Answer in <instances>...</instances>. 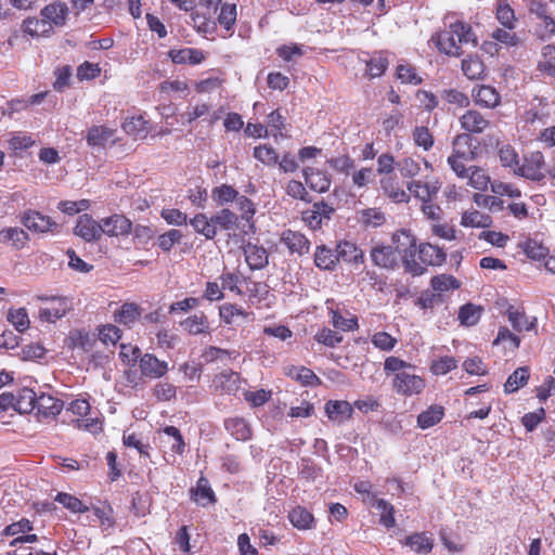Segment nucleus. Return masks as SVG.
<instances>
[{"mask_svg": "<svg viewBox=\"0 0 555 555\" xmlns=\"http://www.w3.org/2000/svg\"><path fill=\"white\" fill-rule=\"evenodd\" d=\"M392 387L398 393L413 396L423 391L425 380L418 375L401 372L395 374Z\"/></svg>", "mask_w": 555, "mask_h": 555, "instance_id": "9d476101", "label": "nucleus"}, {"mask_svg": "<svg viewBox=\"0 0 555 555\" xmlns=\"http://www.w3.org/2000/svg\"><path fill=\"white\" fill-rule=\"evenodd\" d=\"M134 359H139V369L142 376L156 379L162 378L168 372V363L159 360L152 353H144L141 356L139 348L133 349Z\"/></svg>", "mask_w": 555, "mask_h": 555, "instance_id": "0eeeda50", "label": "nucleus"}, {"mask_svg": "<svg viewBox=\"0 0 555 555\" xmlns=\"http://www.w3.org/2000/svg\"><path fill=\"white\" fill-rule=\"evenodd\" d=\"M363 503L371 505L375 508L379 514V524L387 529L393 528L396 526L395 518V506L384 499H378L376 495H372V501H367L366 499L362 500Z\"/></svg>", "mask_w": 555, "mask_h": 555, "instance_id": "412c9836", "label": "nucleus"}, {"mask_svg": "<svg viewBox=\"0 0 555 555\" xmlns=\"http://www.w3.org/2000/svg\"><path fill=\"white\" fill-rule=\"evenodd\" d=\"M8 321L20 333H24L30 326L28 313L25 308L10 309L8 312Z\"/></svg>", "mask_w": 555, "mask_h": 555, "instance_id": "338daca9", "label": "nucleus"}, {"mask_svg": "<svg viewBox=\"0 0 555 555\" xmlns=\"http://www.w3.org/2000/svg\"><path fill=\"white\" fill-rule=\"evenodd\" d=\"M21 223L30 232L37 234H57L60 225L49 216L35 209H27L20 216Z\"/></svg>", "mask_w": 555, "mask_h": 555, "instance_id": "7ed1b4c3", "label": "nucleus"}, {"mask_svg": "<svg viewBox=\"0 0 555 555\" xmlns=\"http://www.w3.org/2000/svg\"><path fill=\"white\" fill-rule=\"evenodd\" d=\"M237 196L238 192L229 184H221L211 191L212 199L220 206L235 201Z\"/></svg>", "mask_w": 555, "mask_h": 555, "instance_id": "774afa93", "label": "nucleus"}, {"mask_svg": "<svg viewBox=\"0 0 555 555\" xmlns=\"http://www.w3.org/2000/svg\"><path fill=\"white\" fill-rule=\"evenodd\" d=\"M410 196L422 202L436 201L441 189V182L437 178L425 180H411L406 184Z\"/></svg>", "mask_w": 555, "mask_h": 555, "instance_id": "6e6552de", "label": "nucleus"}, {"mask_svg": "<svg viewBox=\"0 0 555 555\" xmlns=\"http://www.w3.org/2000/svg\"><path fill=\"white\" fill-rule=\"evenodd\" d=\"M431 41L440 52L450 56H459L461 46L470 41L475 42V38L469 24L455 21L449 24L448 29L435 34Z\"/></svg>", "mask_w": 555, "mask_h": 555, "instance_id": "f257e3e1", "label": "nucleus"}, {"mask_svg": "<svg viewBox=\"0 0 555 555\" xmlns=\"http://www.w3.org/2000/svg\"><path fill=\"white\" fill-rule=\"evenodd\" d=\"M302 173H304L306 184L312 191H315L319 193H324V192L328 191L332 181L326 172H324L320 169H317V168L307 167L304 169Z\"/></svg>", "mask_w": 555, "mask_h": 555, "instance_id": "393cba45", "label": "nucleus"}, {"mask_svg": "<svg viewBox=\"0 0 555 555\" xmlns=\"http://www.w3.org/2000/svg\"><path fill=\"white\" fill-rule=\"evenodd\" d=\"M335 208L324 201H319L312 204L311 208H308L301 212V220L305 224L313 230H320L323 223H327L333 215Z\"/></svg>", "mask_w": 555, "mask_h": 555, "instance_id": "39448f33", "label": "nucleus"}, {"mask_svg": "<svg viewBox=\"0 0 555 555\" xmlns=\"http://www.w3.org/2000/svg\"><path fill=\"white\" fill-rule=\"evenodd\" d=\"M38 396L30 388H22L15 395V411L30 413L36 409Z\"/></svg>", "mask_w": 555, "mask_h": 555, "instance_id": "79ce46f5", "label": "nucleus"}, {"mask_svg": "<svg viewBox=\"0 0 555 555\" xmlns=\"http://www.w3.org/2000/svg\"><path fill=\"white\" fill-rule=\"evenodd\" d=\"M462 72L469 80L482 79L486 66L478 55H468L462 61Z\"/></svg>", "mask_w": 555, "mask_h": 555, "instance_id": "ea45409f", "label": "nucleus"}, {"mask_svg": "<svg viewBox=\"0 0 555 555\" xmlns=\"http://www.w3.org/2000/svg\"><path fill=\"white\" fill-rule=\"evenodd\" d=\"M359 220L364 228H378L386 222V217L378 208H366L360 212Z\"/></svg>", "mask_w": 555, "mask_h": 555, "instance_id": "e2e57ef3", "label": "nucleus"}, {"mask_svg": "<svg viewBox=\"0 0 555 555\" xmlns=\"http://www.w3.org/2000/svg\"><path fill=\"white\" fill-rule=\"evenodd\" d=\"M30 241L29 234L18 227L0 230V244L9 245L15 250L23 249Z\"/></svg>", "mask_w": 555, "mask_h": 555, "instance_id": "aec40b11", "label": "nucleus"}, {"mask_svg": "<svg viewBox=\"0 0 555 555\" xmlns=\"http://www.w3.org/2000/svg\"><path fill=\"white\" fill-rule=\"evenodd\" d=\"M122 130L135 140H143L150 132V122L143 115L126 118L121 125Z\"/></svg>", "mask_w": 555, "mask_h": 555, "instance_id": "bb28decb", "label": "nucleus"}, {"mask_svg": "<svg viewBox=\"0 0 555 555\" xmlns=\"http://www.w3.org/2000/svg\"><path fill=\"white\" fill-rule=\"evenodd\" d=\"M392 247L396 249L397 255L401 256L402 264L404 266V257L408 255H416V237L411 231L400 229L391 236Z\"/></svg>", "mask_w": 555, "mask_h": 555, "instance_id": "f8f14e48", "label": "nucleus"}, {"mask_svg": "<svg viewBox=\"0 0 555 555\" xmlns=\"http://www.w3.org/2000/svg\"><path fill=\"white\" fill-rule=\"evenodd\" d=\"M324 412L330 421L343 424L352 418L353 406L346 400H328L324 405Z\"/></svg>", "mask_w": 555, "mask_h": 555, "instance_id": "dca6fc26", "label": "nucleus"}, {"mask_svg": "<svg viewBox=\"0 0 555 555\" xmlns=\"http://www.w3.org/2000/svg\"><path fill=\"white\" fill-rule=\"evenodd\" d=\"M74 233L86 242H95L101 238L100 222L95 221L92 216L83 214L78 217Z\"/></svg>", "mask_w": 555, "mask_h": 555, "instance_id": "ddd939ff", "label": "nucleus"}, {"mask_svg": "<svg viewBox=\"0 0 555 555\" xmlns=\"http://www.w3.org/2000/svg\"><path fill=\"white\" fill-rule=\"evenodd\" d=\"M449 157L473 162L477 157L475 149L472 146V138L467 133L457 134L452 142V153Z\"/></svg>", "mask_w": 555, "mask_h": 555, "instance_id": "4be33fe9", "label": "nucleus"}, {"mask_svg": "<svg viewBox=\"0 0 555 555\" xmlns=\"http://www.w3.org/2000/svg\"><path fill=\"white\" fill-rule=\"evenodd\" d=\"M336 256L337 262L341 260L354 267L363 264L365 260L363 250L350 241H341L336 245Z\"/></svg>", "mask_w": 555, "mask_h": 555, "instance_id": "4468645a", "label": "nucleus"}, {"mask_svg": "<svg viewBox=\"0 0 555 555\" xmlns=\"http://www.w3.org/2000/svg\"><path fill=\"white\" fill-rule=\"evenodd\" d=\"M500 163L503 167L509 168L516 175V167H519V155L511 144H504L498 151Z\"/></svg>", "mask_w": 555, "mask_h": 555, "instance_id": "bf43d9fd", "label": "nucleus"}, {"mask_svg": "<svg viewBox=\"0 0 555 555\" xmlns=\"http://www.w3.org/2000/svg\"><path fill=\"white\" fill-rule=\"evenodd\" d=\"M224 427L236 440L246 441L251 438V429L248 423L242 417L225 420Z\"/></svg>", "mask_w": 555, "mask_h": 555, "instance_id": "a19ab883", "label": "nucleus"}, {"mask_svg": "<svg viewBox=\"0 0 555 555\" xmlns=\"http://www.w3.org/2000/svg\"><path fill=\"white\" fill-rule=\"evenodd\" d=\"M402 544L417 554H429L435 545L434 539L426 532H414L405 537Z\"/></svg>", "mask_w": 555, "mask_h": 555, "instance_id": "7c9ffc66", "label": "nucleus"}, {"mask_svg": "<svg viewBox=\"0 0 555 555\" xmlns=\"http://www.w3.org/2000/svg\"><path fill=\"white\" fill-rule=\"evenodd\" d=\"M90 509L96 517L102 530L106 531L115 527V513L112 505L107 501L100 502V505H93L90 507Z\"/></svg>", "mask_w": 555, "mask_h": 555, "instance_id": "c9c22d12", "label": "nucleus"}, {"mask_svg": "<svg viewBox=\"0 0 555 555\" xmlns=\"http://www.w3.org/2000/svg\"><path fill=\"white\" fill-rule=\"evenodd\" d=\"M331 321L335 328L350 332L359 328L358 318L356 314L350 312H346V315H343L339 310H330Z\"/></svg>", "mask_w": 555, "mask_h": 555, "instance_id": "09e8293b", "label": "nucleus"}, {"mask_svg": "<svg viewBox=\"0 0 555 555\" xmlns=\"http://www.w3.org/2000/svg\"><path fill=\"white\" fill-rule=\"evenodd\" d=\"M289 522L298 530H310L315 527V519L306 507L297 505L288 512Z\"/></svg>", "mask_w": 555, "mask_h": 555, "instance_id": "c756f323", "label": "nucleus"}, {"mask_svg": "<svg viewBox=\"0 0 555 555\" xmlns=\"http://www.w3.org/2000/svg\"><path fill=\"white\" fill-rule=\"evenodd\" d=\"M492 217L479 210H467L462 214L461 225L465 228H490Z\"/></svg>", "mask_w": 555, "mask_h": 555, "instance_id": "a18cd8bd", "label": "nucleus"}, {"mask_svg": "<svg viewBox=\"0 0 555 555\" xmlns=\"http://www.w3.org/2000/svg\"><path fill=\"white\" fill-rule=\"evenodd\" d=\"M520 248L526 256L532 260L544 259L548 254V248L533 238H527L520 243Z\"/></svg>", "mask_w": 555, "mask_h": 555, "instance_id": "680f3d73", "label": "nucleus"}, {"mask_svg": "<svg viewBox=\"0 0 555 555\" xmlns=\"http://www.w3.org/2000/svg\"><path fill=\"white\" fill-rule=\"evenodd\" d=\"M190 493L192 500L203 507L212 505L217 502L216 494L211 489L208 479L205 477H201L197 480L196 487L192 488Z\"/></svg>", "mask_w": 555, "mask_h": 555, "instance_id": "a878e982", "label": "nucleus"}, {"mask_svg": "<svg viewBox=\"0 0 555 555\" xmlns=\"http://www.w3.org/2000/svg\"><path fill=\"white\" fill-rule=\"evenodd\" d=\"M101 236H128L132 232V222L125 215L114 214L100 220Z\"/></svg>", "mask_w": 555, "mask_h": 555, "instance_id": "1a4fd4ad", "label": "nucleus"}, {"mask_svg": "<svg viewBox=\"0 0 555 555\" xmlns=\"http://www.w3.org/2000/svg\"><path fill=\"white\" fill-rule=\"evenodd\" d=\"M237 9L235 3H222L220 5V12L217 16V21L230 34L234 30L236 23Z\"/></svg>", "mask_w": 555, "mask_h": 555, "instance_id": "6e6d98bb", "label": "nucleus"}, {"mask_svg": "<svg viewBox=\"0 0 555 555\" xmlns=\"http://www.w3.org/2000/svg\"><path fill=\"white\" fill-rule=\"evenodd\" d=\"M444 408L439 404H431L417 415V426L421 429L430 428L442 421Z\"/></svg>", "mask_w": 555, "mask_h": 555, "instance_id": "f704fd0d", "label": "nucleus"}, {"mask_svg": "<svg viewBox=\"0 0 555 555\" xmlns=\"http://www.w3.org/2000/svg\"><path fill=\"white\" fill-rule=\"evenodd\" d=\"M444 302L446 298L443 297V295L436 293L431 288L423 291L418 298L416 299L415 305L423 310H433L437 306L443 305Z\"/></svg>", "mask_w": 555, "mask_h": 555, "instance_id": "052dcab7", "label": "nucleus"}, {"mask_svg": "<svg viewBox=\"0 0 555 555\" xmlns=\"http://www.w3.org/2000/svg\"><path fill=\"white\" fill-rule=\"evenodd\" d=\"M380 188L384 194L395 203H409L410 194L406 192L393 176L380 179Z\"/></svg>", "mask_w": 555, "mask_h": 555, "instance_id": "b1692460", "label": "nucleus"}, {"mask_svg": "<svg viewBox=\"0 0 555 555\" xmlns=\"http://www.w3.org/2000/svg\"><path fill=\"white\" fill-rule=\"evenodd\" d=\"M507 318L511 322L513 328L517 332H529L535 330L537 327V318H532L529 320L522 309L515 308L514 306H509L507 311Z\"/></svg>", "mask_w": 555, "mask_h": 555, "instance_id": "2f4dec72", "label": "nucleus"}, {"mask_svg": "<svg viewBox=\"0 0 555 555\" xmlns=\"http://www.w3.org/2000/svg\"><path fill=\"white\" fill-rule=\"evenodd\" d=\"M530 378V371L527 366L517 367L506 379L504 391L512 393L527 385Z\"/></svg>", "mask_w": 555, "mask_h": 555, "instance_id": "603ef678", "label": "nucleus"}, {"mask_svg": "<svg viewBox=\"0 0 555 555\" xmlns=\"http://www.w3.org/2000/svg\"><path fill=\"white\" fill-rule=\"evenodd\" d=\"M36 409L44 418L55 417L63 409V402L50 395L42 393L38 397Z\"/></svg>", "mask_w": 555, "mask_h": 555, "instance_id": "473e14b6", "label": "nucleus"}, {"mask_svg": "<svg viewBox=\"0 0 555 555\" xmlns=\"http://www.w3.org/2000/svg\"><path fill=\"white\" fill-rule=\"evenodd\" d=\"M142 314V308L135 302H125L114 313V320L122 325H132Z\"/></svg>", "mask_w": 555, "mask_h": 555, "instance_id": "e433bc0d", "label": "nucleus"}, {"mask_svg": "<svg viewBox=\"0 0 555 555\" xmlns=\"http://www.w3.org/2000/svg\"><path fill=\"white\" fill-rule=\"evenodd\" d=\"M389 65L387 55L383 51L374 52L365 62V76L377 78L384 75Z\"/></svg>", "mask_w": 555, "mask_h": 555, "instance_id": "58836bf2", "label": "nucleus"}, {"mask_svg": "<svg viewBox=\"0 0 555 555\" xmlns=\"http://www.w3.org/2000/svg\"><path fill=\"white\" fill-rule=\"evenodd\" d=\"M169 57L175 64L197 65L205 61V53L196 48L171 49Z\"/></svg>", "mask_w": 555, "mask_h": 555, "instance_id": "c85d7f7f", "label": "nucleus"}, {"mask_svg": "<svg viewBox=\"0 0 555 555\" xmlns=\"http://www.w3.org/2000/svg\"><path fill=\"white\" fill-rule=\"evenodd\" d=\"M253 156L267 167H274L278 164L279 155L270 144H259L254 147Z\"/></svg>", "mask_w": 555, "mask_h": 555, "instance_id": "4d7b16f0", "label": "nucleus"}, {"mask_svg": "<svg viewBox=\"0 0 555 555\" xmlns=\"http://www.w3.org/2000/svg\"><path fill=\"white\" fill-rule=\"evenodd\" d=\"M68 15V8L63 2H53L46 5L41 10V16L48 21V24L52 27H62L65 25Z\"/></svg>", "mask_w": 555, "mask_h": 555, "instance_id": "cd10ccee", "label": "nucleus"}, {"mask_svg": "<svg viewBox=\"0 0 555 555\" xmlns=\"http://www.w3.org/2000/svg\"><path fill=\"white\" fill-rule=\"evenodd\" d=\"M459 120L467 134L482 133L490 126V120L476 109H467Z\"/></svg>", "mask_w": 555, "mask_h": 555, "instance_id": "f3484780", "label": "nucleus"}, {"mask_svg": "<svg viewBox=\"0 0 555 555\" xmlns=\"http://www.w3.org/2000/svg\"><path fill=\"white\" fill-rule=\"evenodd\" d=\"M314 263L321 270H334L337 263L336 250L334 251L325 245L317 246Z\"/></svg>", "mask_w": 555, "mask_h": 555, "instance_id": "de8ad7c7", "label": "nucleus"}, {"mask_svg": "<svg viewBox=\"0 0 555 555\" xmlns=\"http://www.w3.org/2000/svg\"><path fill=\"white\" fill-rule=\"evenodd\" d=\"M220 319L228 325L233 324L236 317L248 319L250 313L235 304H224L219 308Z\"/></svg>", "mask_w": 555, "mask_h": 555, "instance_id": "0e129e2a", "label": "nucleus"}, {"mask_svg": "<svg viewBox=\"0 0 555 555\" xmlns=\"http://www.w3.org/2000/svg\"><path fill=\"white\" fill-rule=\"evenodd\" d=\"M370 257L374 266L395 270L398 267L399 256L391 245L377 244L370 250Z\"/></svg>", "mask_w": 555, "mask_h": 555, "instance_id": "9b49d317", "label": "nucleus"}, {"mask_svg": "<svg viewBox=\"0 0 555 555\" xmlns=\"http://www.w3.org/2000/svg\"><path fill=\"white\" fill-rule=\"evenodd\" d=\"M412 138L414 144L424 151H429L435 143L433 133L425 126H416L412 131Z\"/></svg>", "mask_w": 555, "mask_h": 555, "instance_id": "69168bd1", "label": "nucleus"}, {"mask_svg": "<svg viewBox=\"0 0 555 555\" xmlns=\"http://www.w3.org/2000/svg\"><path fill=\"white\" fill-rule=\"evenodd\" d=\"M287 375L304 386H318L321 384V379L315 373L306 366H291L287 371Z\"/></svg>", "mask_w": 555, "mask_h": 555, "instance_id": "864d4df0", "label": "nucleus"}, {"mask_svg": "<svg viewBox=\"0 0 555 555\" xmlns=\"http://www.w3.org/2000/svg\"><path fill=\"white\" fill-rule=\"evenodd\" d=\"M54 501L62 504L66 509L74 514H82L90 511V507L80 499L66 492H59L55 495Z\"/></svg>", "mask_w": 555, "mask_h": 555, "instance_id": "13d9d810", "label": "nucleus"}, {"mask_svg": "<svg viewBox=\"0 0 555 555\" xmlns=\"http://www.w3.org/2000/svg\"><path fill=\"white\" fill-rule=\"evenodd\" d=\"M37 299L49 302L48 307L39 310V319L44 322H55L72 309L70 300L64 296L38 295Z\"/></svg>", "mask_w": 555, "mask_h": 555, "instance_id": "20e7f679", "label": "nucleus"}, {"mask_svg": "<svg viewBox=\"0 0 555 555\" xmlns=\"http://www.w3.org/2000/svg\"><path fill=\"white\" fill-rule=\"evenodd\" d=\"M68 410L73 414L79 416V418L74 421V425L76 428L86 429L90 431L93 429V427L96 426V418H86V416L90 413L91 410V405L88 400L76 399L70 402Z\"/></svg>", "mask_w": 555, "mask_h": 555, "instance_id": "a211bd4d", "label": "nucleus"}, {"mask_svg": "<svg viewBox=\"0 0 555 555\" xmlns=\"http://www.w3.org/2000/svg\"><path fill=\"white\" fill-rule=\"evenodd\" d=\"M430 287L436 293L442 294L446 298V294L451 291L459 289L461 282L451 274H438L430 279Z\"/></svg>", "mask_w": 555, "mask_h": 555, "instance_id": "49530a36", "label": "nucleus"}, {"mask_svg": "<svg viewBox=\"0 0 555 555\" xmlns=\"http://www.w3.org/2000/svg\"><path fill=\"white\" fill-rule=\"evenodd\" d=\"M245 261L250 270H260L268 264L269 255L264 247L257 244L247 243L243 247Z\"/></svg>", "mask_w": 555, "mask_h": 555, "instance_id": "5701e85b", "label": "nucleus"}, {"mask_svg": "<svg viewBox=\"0 0 555 555\" xmlns=\"http://www.w3.org/2000/svg\"><path fill=\"white\" fill-rule=\"evenodd\" d=\"M545 166L544 155L540 151L531 152L524 156V163L516 167V176L532 180L541 181L545 175L543 172Z\"/></svg>", "mask_w": 555, "mask_h": 555, "instance_id": "423d86ee", "label": "nucleus"}, {"mask_svg": "<svg viewBox=\"0 0 555 555\" xmlns=\"http://www.w3.org/2000/svg\"><path fill=\"white\" fill-rule=\"evenodd\" d=\"M495 18L505 28H516L517 18L514 9L507 0H498L495 4Z\"/></svg>", "mask_w": 555, "mask_h": 555, "instance_id": "3c124183", "label": "nucleus"}, {"mask_svg": "<svg viewBox=\"0 0 555 555\" xmlns=\"http://www.w3.org/2000/svg\"><path fill=\"white\" fill-rule=\"evenodd\" d=\"M22 29L26 35L33 38L48 36L52 31V27L43 17L41 20L38 17H27L22 24Z\"/></svg>", "mask_w": 555, "mask_h": 555, "instance_id": "c03bdc74", "label": "nucleus"}, {"mask_svg": "<svg viewBox=\"0 0 555 555\" xmlns=\"http://www.w3.org/2000/svg\"><path fill=\"white\" fill-rule=\"evenodd\" d=\"M465 179H467V185L478 191H486L491 182L486 170L478 166H469Z\"/></svg>", "mask_w": 555, "mask_h": 555, "instance_id": "5fc2aeb1", "label": "nucleus"}, {"mask_svg": "<svg viewBox=\"0 0 555 555\" xmlns=\"http://www.w3.org/2000/svg\"><path fill=\"white\" fill-rule=\"evenodd\" d=\"M472 98L476 105L485 108H494L501 103L500 93L489 85L475 86L472 90Z\"/></svg>", "mask_w": 555, "mask_h": 555, "instance_id": "2eb2a0df", "label": "nucleus"}, {"mask_svg": "<svg viewBox=\"0 0 555 555\" xmlns=\"http://www.w3.org/2000/svg\"><path fill=\"white\" fill-rule=\"evenodd\" d=\"M282 243L291 254L306 255L310 250L311 243L306 235L299 231L285 230L281 236Z\"/></svg>", "mask_w": 555, "mask_h": 555, "instance_id": "6ab92c4d", "label": "nucleus"}, {"mask_svg": "<svg viewBox=\"0 0 555 555\" xmlns=\"http://www.w3.org/2000/svg\"><path fill=\"white\" fill-rule=\"evenodd\" d=\"M447 259L446 251L437 245L421 243L416 247V255L404 257V271L413 276H421L427 267H439Z\"/></svg>", "mask_w": 555, "mask_h": 555, "instance_id": "f03ea898", "label": "nucleus"}, {"mask_svg": "<svg viewBox=\"0 0 555 555\" xmlns=\"http://www.w3.org/2000/svg\"><path fill=\"white\" fill-rule=\"evenodd\" d=\"M180 325L190 335H201L208 333L209 321L204 312L192 314L184 319Z\"/></svg>", "mask_w": 555, "mask_h": 555, "instance_id": "72a5a7b5", "label": "nucleus"}, {"mask_svg": "<svg viewBox=\"0 0 555 555\" xmlns=\"http://www.w3.org/2000/svg\"><path fill=\"white\" fill-rule=\"evenodd\" d=\"M190 224L196 233L205 236L207 240H214L217 235V229L214 224L212 217L208 218L205 214H196L191 220Z\"/></svg>", "mask_w": 555, "mask_h": 555, "instance_id": "37998d69", "label": "nucleus"}, {"mask_svg": "<svg viewBox=\"0 0 555 555\" xmlns=\"http://www.w3.org/2000/svg\"><path fill=\"white\" fill-rule=\"evenodd\" d=\"M214 385L224 393H235L240 389V375L233 371L222 372L215 376Z\"/></svg>", "mask_w": 555, "mask_h": 555, "instance_id": "4c0bfd02", "label": "nucleus"}, {"mask_svg": "<svg viewBox=\"0 0 555 555\" xmlns=\"http://www.w3.org/2000/svg\"><path fill=\"white\" fill-rule=\"evenodd\" d=\"M115 129L106 126H92L87 133L86 140L89 146H104L113 138Z\"/></svg>", "mask_w": 555, "mask_h": 555, "instance_id": "8fccbe9b", "label": "nucleus"}]
</instances>
